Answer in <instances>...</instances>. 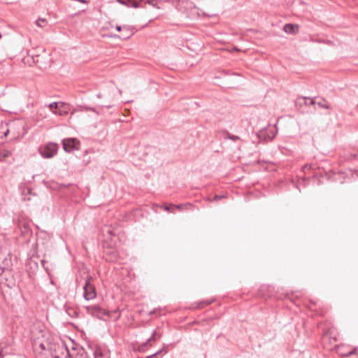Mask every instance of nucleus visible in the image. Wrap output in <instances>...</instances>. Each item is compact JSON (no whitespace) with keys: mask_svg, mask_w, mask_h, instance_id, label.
I'll use <instances>...</instances> for the list:
<instances>
[{"mask_svg":"<svg viewBox=\"0 0 358 358\" xmlns=\"http://www.w3.org/2000/svg\"><path fill=\"white\" fill-rule=\"evenodd\" d=\"M36 23L37 26L40 27H44L47 24V21L45 19L39 18L36 21Z\"/></svg>","mask_w":358,"mask_h":358,"instance_id":"nucleus-27","label":"nucleus"},{"mask_svg":"<svg viewBox=\"0 0 358 358\" xmlns=\"http://www.w3.org/2000/svg\"><path fill=\"white\" fill-rule=\"evenodd\" d=\"M148 345V343L145 341L141 345H140L138 348L137 351L139 352H145L146 350V346Z\"/></svg>","mask_w":358,"mask_h":358,"instance_id":"nucleus-28","label":"nucleus"},{"mask_svg":"<svg viewBox=\"0 0 358 358\" xmlns=\"http://www.w3.org/2000/svg\"><path fill=\"white\" fill-rule=\"evenodd\" d=\"M30 219L24 214V213H15L13 216V223L20 231L22 236L29 235L31 231Z\"/></svg>","mask_w":358,"mask_h":358,"instance_id":"nucleus-1","label":"nucleus"},{"mask_svg":"<svg viewBox=\"0 0 358 358\" xmlns=\"http://www.w3.org/2000/svg\"><path fill=\"white\" fill-rule=\"evenodd\" d=\"M12 267L13 263L11 256L10 254H8L7 257L3 259L0 264V276H1L4 273H10L12 271Z\"/></svg>","mask_w":358,"mask_h":358,"instance_id":"nucleus-11","label":"nucleus"},{"mask_svg":"<svg viewBox=\"0 0 358 358\" xmlns=\"http://www.w3.org/2000/svg\"><path fill=\"white\" fill-rule=\"evenodd\" d=\"M163 352L164 353L167 352L165 347H164L162 349H161L160 350L157 351V352L154 353L153 355H155V357H156V356L159 355L160 353H162Z\"/></svg>","mask_w":358,"mask_h":358,"instance_id":"nucleus-33","label":"nucleus"},{"mask_svg":"<svg viewBox=\"0 0 358 358\" xmlns=\"http://www.w3.org/2000/svg\"><path fill=\"white\" fill-rule=\"evenodd\" d=\"M193 324H201V322L200 321H194L193 322Z\"/></svg>","mask_w":358,"mask_h":358,"instance_id":"nucleus-37","label":"nucleus"},{"mask_svg":"<svg viewBox=\"0 0 358 358\" xmlns=\"http://www.w3.org/2000/svg\"><path fill=\"white\" fill-rule=\"evenodd\" d=\"M88 347L92 350L94 358H108V351L105 346L101 345H89Z\"/></svg>","mask_w":358,"mask_h":358,"instance_id":"nucleus-10","label":"nucleus"},{"mask_svg":"<svg viewBox=\"0 0 358 358\" xmlns=\"http://www.w3.org/2000/svg\"><path fill=\"white\" fill-rule=\"evenodd\" d=\"M303 169L304 171H306L307 169L313 170L314 172H313L312 176L314 178L317 177L319 175L320 176H322V173L320 171H319L318 172H316V171L317 169H319V167L316 164H306L303 167Z\"/></svg>","mask_w":358,"mask_h":358,"instance_id":"nucleus-14","label":"nucleus"},{"mask_svg":"<svg viewBox=\"0 0 358 358\" xmlns=\"http://www.w3.org/2000/svg\"><path fill=\"white\" fill-rule=\"evenodd\" d=\"M138 358H142V357H138Z\"/></svg>","mask_w":358,"mask_h":358,"instance_id":"nucleus-43","label":"nucleus"},{"mask_svg":"<svg viewBox=\"0 0 358 358\" xmlns=\"http://www.w3.org/2000/svg\"><path fill=\"white\" fill-rule=\"evenodd\" d=\"M163 352L164 353L167 352L165 347H164L162 349H161L160 350L157 351V352L154 353L153 355H155V357H156V356L159 355L160 353H162Z\"/></svg>","mask_w":358,"mask_h":358,"instance_id":"nucleus-32","label":"nucleus"},{"mask_svg":"<svg viewBox=\"0 0 358 358\" xmlns=\"http://www.w3.org/2000/svg\"><path fill=\"white\" fill-rule=\"evenodd\" d=\"M350 357H352V358H358V356H351Z\"/></svg>","mask_w":358,"mask_h":358,"instance_id":"nucleus-40","label":"nucleus"},{"mask_svg":"<svg viewBox=\"0 0 358 358\" xmlns=\"http://www.w3.org/2000/svg\"><path fill=\"white\" fill-rule=\"evenodd\" d=\"M66 312L71 317H78L79 315L77 309L73 307H67L66 308Z\"/></svg>","mask_w":358,"mask_h":358,"instance_id":"nucleus-22","label":"nucleus"},{"mask_svg":"<svg viewBox=\"0 0 358 358\" xmlns=\"http://www.w3.org/2000/svg\"><path fill=\"white\" fill-rule=\"evenodd\" d=\"M40 348L44 350L45 349L44 344H43V343L40 344Z\"/></svg>","mask_w":358,"mask_h":358,"instance_id":"nucleus-35","label":"nucleus"},{"mask_svg":"<svg viewBox=\"0 0 358 358\" xmlns=\"http://www.w3.org/2000/svg\"><path fill=\"white\" fill-rule=\"evenodd\" d=\"M317 97H314L310 99V102H309V105H317L320 108L330 109L331 107L328 103V101L324 98H319V101H316Z\"/></svg>","mask_w":358,"mask_h":358,"instance_id":"nucleus-13","label":"nucleus"},{"mask_svg":"<svg viewBox=\"0 0 358 358\" xmlns=\"http://www.w3.org/2000/svg\"><path fill=\"white\" fill-rule=\"evenodd\" d=\"M268 287L266 285H262L260 286L259 289L256 293V296L262 299H266L268 294Z\"/></svg>","mask_w":358,"mask_h":358,"instance_id":"nucleus-16","label":"nucleus"},{"mask_svg":"<svg viewBox=\"0 0 358 358\" xmlns=\"http://www.w3.org/2000/svg\"><path fill=\"white\" fill-rule=\"evenodd\" d=\"M10 155L11 152L7 150H3L0 151V159H1L2 161L3 160V159L8 157Z\"/></svg>","mask_w":358,"mask_h":358,"instance_id":"nucleus-24","label":"nucleus"},{"mask_svg":"<svg viewBox=\"0 0 358 358\" xmlns=\"http://www.w3.org/2000/svg\"><path fill=\"white\" fill-rule=\"evenodd\" d=\"M155 355H151L147 356L145 358H155Z\"/></svg>","mask_w":358,"mask_h":358,"instance_id":"nucleus-34","label":"nucleus"},{"mask_svg":"<svg viewBox=\"0 0 358 358\" xmlns=\"http://www.w3.org/2000/svg\"><path fill=\"white\" fill-rule=\"evenodd\" d=\"M59 145L55 143L50 142L38 148V152L44 159L52 158L57 154Z\"/></svg>","mask_w":358,"mask_h":358,"instance_id":"nucleus-3","label":"nucleus"},{"mask_svg":"<svg viewBox=\"0 0 358 358\" xmlns=\"http://www.w3.org/2000/svg\"><path fill=\"white\" fill-rule=\"evenodd\" d=\"M171 206L174 208V210L176 209H178L179 210H190L192 207V204L190 203H186L183 204H171Z\"/></svg>","mask_w":358,"mask_h":358,"instance_id":"nucleus-21","label":"nucleus"},{"mask_svg":"<svg viewBox=\"0 0 358 358\" xmlns=\"http://www.w3.org/2000/svg\"><path fill=\"white\" fill-rule=\"evenodd\" d=\"M283 30L287 34H295L299 31V26L293 24H286L283 27Z\"/></svg>","mask_w":358,"mask_h":358,"instance_id":"nucleus-17","label":"nucleus"},{"mask_svg":"<svg viewBox=\"0 0 358 358\" xmlns=\"http://www.w3.org/2000/svg\"><path fill=\"white\" fill-rule=\"evenodd\" d=\"M217 134L219 135L220 138L224 140L229 139L234 142L240 140L239 136L231 134L227 129H220L217 131Z\"/></svg>","mask_w":358,"mask_h":358,"instance_id":"nucleus-12","label":"nucleus"},{"mask_svg":"<svg viewBox=\"0 0 358 358\" xmlns=\"http://www.w3.org/2000/svg\"><path fill=\"white\" fill-rule=\"evenodd\" d=\"M103 235L104 236L108 235L110 236H115V234L113 232V231L112 229H110V228H106L105 230H103Z\"/></svg>","mask_w":358,"mask_h":358,"instance_id":"nucleus-30","label":"nucleus"},{"mask_svg":"<svg viewBox=\"0 0 358 358\" xmlns=\"http://www.w3.org/2000/svg\"><path fill=\"white\" fill-rule=\"evenodd\" d=\"M110 313V316L109 317H114V320L117 321L120 319L121 314L119 308H117L114 310L109 311Z\"/></svg>","mask_w":358,"mask_h":358,"instance_id":"nucleus-23","label":"nucleus"},{"mask_svg":"<svg viewBox=\"0 0 358 358\" xmlns=\"http://www.w3.org/2000/svg\"><path fill=\"white\" fill-rule=\"evenodd\" d=\"M62 147L65 152H71L80 150V142L76 138H64L62 141Z\"/></svg>","mask_w":358,"mask_h":358,"instance_id":"nucleus-6","label":"nucleus"},{"mask_svg":"<svg viewBox=\"0 0 358 358\" xmlns=\"http://www.w3.org/2000/svg\"><path fill=\"white\" fill-rule=\"evenodd\" d=\"M103 258L108 262H116L119 258L118 252L112 245L107 246L103 250Z\"/></svg>","mask_w":358,"mask_h":358,"instance_id":"nucleus-8","label":"nucleus"},{"mask_svg":"<svg viewBox=\"0 0 358 358\" xmlns=\"http://www.w3.org/2000/svg\"><path fill=\"white\" fill-rule=\"evenodd\" d=\"M164 210L166 211L171 212V213L175 212L174 208L171 206V205L164 206Z\"/></svg>","mask_w":358,"mask_h":358,"instance_id":"nucleus-31","label":"nucleus"},{"mask_svg":"<svg viewBox=\"0 0 358 358\" xmlns=\"http://www.w3.org/2000/svg\"><path fill=\"white\" fill-rule=\"evenodd\" d=\"M346 160L350 162L358 161V148L345 154Z\"/></svg>","mask_w":358,"mask_h":358,"instance_id":"nucleus-20","label":"nucleus"},{"mask_svg":"<svg viewBox=\"0 0 358 358\" xmlns=\"http://www.w3.org/2000/svg\"><path fill=\"white\" fill-rule=\"evenodd\" d=\"M31 189L30 188L27 189V193L31 194Z\"/></svg>","mask_w":358,"mask_h":358,"instance_id":"nucleus-38","label":"nucleus"},{"mask_svg":"<svg viewBox=\"0 0 358 358\" xmlns=\"http://www.w3.org/2000/svg\"><path fill=\"white\" fill-rule=\"evenodd\" d=\"M157 331H156V330H155V331L152 332V334L151 336H150L148 339H147L146 342L149 344V343H151V342H155V341H157V339H158V338H157Z\"/></svg>","mask_w":358,"mask_h":358,"instance_id":"nucleus-25","label":"nucleus"},{"mask_svg":"<svg viewBox=\"0 0 358 358\" xmlns=\"http://www.w3.org/2000/svg\"><path fill=\"white\" fill-rule=\"evenodd\" d=\"M50 110L55 114L64 115L68 113L69 105L63 102H52L48 105Z\"/></svg>","mask_w":358,"mask_h":358,"instance_id":"nucleus-7","label":"nucleus"},{"mask_svg":"<svg viewBox=\"0 0 358 358\" xmlns=\"http://www.w3.org/2000/svg\"><path fill=\"white\" fill-rule=\"evenodd\" d=\"M74 358H89L86 350L82 347H78L74 349Z\"/></svg>","mask_w":358,"mask_h":358,"instance_id":"nucleus-18","label":"nucleus"},{"mask_svg":"<svg viewBox=\"0 0 358 358\" xmlns=\"http://www.w3.org/2000/svg\"><path fill=\"white\" fill-rule=\"evenodd\" d=\"M124 32L122 34H128L129 32L127 31H123Z\"/></svg>","mask_w":358,"mask_h":358,"instance_id":"nucleus-39","label":"nucleus"},{"mask_svg":"<svg viewBox=\"0 0 358 358\" xmlns=\"http://www.w3.org/2000/svg\"><path fill=\"white\" fill-rule=\"evenodd\" d=\"M316 306V303H314V302H312V301H310V304L309 305H307V307L312 311H314L316 313V314H318L317 310L315 308H314V306ZM319 315L323 316V314L322 313H319Z\"/></svg>","mask_w":358,"mask_h":358,"instance_id":"nucleus-29","label":"nucleus"},{"mask_svg":"<svg viewBox=\"0 0 358 358\" xmlns=\"http://www.w3.org/2000/svg\"><path fill=\"white\" fill-rule=\"evenodd\" d=\"M118 3L127 7L134 8H145L146 4L151 5L155 8H159L157 6V0H116Z\"/></svg>","mask_w":358,"mask_h":358,"instance_id":"nucleus-2","label":"nucleus"},{"mask_svg":"<svg viewBox=\"0 0 358 358\" xmlns=\"http://www.w3.org/2000/svg\"><path fill=\"white\" fill-rule=\"evenodd\" d=\"M0 162H2V159H0Z\"/></svg>","mask_w":358,"mask_h":358,"instance_id":"nucleus-42","label":"nucleus"},{"mask_svg":"<svg viewBox=\"0 0 358 358\" xmlns=\"http://www.w3.org/2000/svg\"><path fill=\"white\" fill-rule=\"evenodd\" d=\"M115 29L117 31H127L129 33L128 34H122L121 35H117V34L110 35V36H109V37L117 38H120L122 40H127L134 34V31H133L134 27L129 26V25H124V26L116 25Z\"/></svg>","mask_w":358,"mask_h":358,"instance_id":"nucleus-9","label":"nucleus"},{"mask_svg":"<svg viewBox=\"0 0 358 358\" xmlns=\"http://www.w3.org/2000/svg\"><path fill=\"white\" fill-rule=\"evenodd\" d=\"M93 278L92 276H87L83 286V296L85 300H91L96 296V291L94 285L92 282Z\"/></svg>","mask_w":358,"mask_h":358,"instance_id":"nucleus-5","label":"nucleus"},{"mask_svg":"<svg viewBox=\"0 0 358 358\" xmlns=\"http://www.w3.org/2000/svg\"><path fill=\"white\" fill-rule=\"evenodd\" d=\"M83 308L86 310L87 314L92 315V317H96L99 320H103V317L104 315L107 317L110 316V313L109 310L103 309L99 305H92V306H85Z\"/></svg>","mask_w":358,"mask_h":358,"instance_id":"nucleus-4","label":"nucleus"},{"mask_svg":"<svg viewBox=\"0 0 358 358\" xmlns=\"http://www.w3.org/2000/svg\"><path fill=\"white\" fill-rule=\"evenodd\" d=\"M310 97L306 96H299L296 101V106L299 108H301L303 106H310L309 102H310Z\"/></svg>","mask_w":358,"mask_h":358,"instance_id":"nucleus-15","label":"nucleus"},{"mask_svg":"<svg viewBox=\"0 0 358 358\" xmlns=\"http://www.w3.org/2000/svg\"><path fill=\"white\" fill-rule=\"evenodd\" d=\"M45 260H41V264L43 266V267L45 266Z\"/></svg>","mask_w":358,"mask_h":358,"instance_id":"nucleus-36","label":"nucleus"},{"mask_svg":"<svg viewBox=\"0 0 358 358\" xmlns=\"http://www.w3.org/2000/svg\"><path fill=\"white\" fill-rule=\"evenodd\" d=\"M153 313H154V311H151V312L150 313V315H152Z\"/></svg>","mask_w":358,"mask_h":358,"instance_id":"nucleus-41","label":"nucleus"},{"mask_svg":"<svg viewBox=\"0 0 358 358\" xmlns=\"http://www.w3.org/2000/svg\"><path fill=\"white\" fill-rule=\"evenodd\" d=\"M213 302V300H203L199 301L196 303V306H192L190 309H201L205 308L206 306L211 304Z\"/></svg>","mask_w":358,"mask_h":358,"instance_id":"nucleus-19","label":"nucleus"},{"mask_svg":"<svg viewBox=\"0 0 358 358\" xmlns=\"http://www.w3.org/2000/svg\"><path fill=\"white\" fill-rule=\"evenodd\" d=\"M224 198H225V196H224V195H217V194H215V195H214V196L213 198L208 197V200L209 201H211V202L212 201H219V200H220L222 199H224Z\"/></svg>","mask_w":358,"mask_h":358,"instance_id":"nucleus-26","label":"nucleus"}]
</instances>
